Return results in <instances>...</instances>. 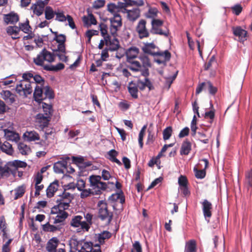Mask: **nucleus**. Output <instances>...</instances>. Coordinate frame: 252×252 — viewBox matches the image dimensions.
<instances>
[{
    "label": "nucleus",
    "mask_w": 252,
    "mask_h": 252,
    "mask_svg": "<svg viewBox=\"0 0 252 252\" xmlns=\"http://www.w3.org/2000/svg\"><path fill=\"white\" fill-rule=\"evenodd\" d=\"M42 107L44 111L43 114H48V116L50 117L52 111L51 105L46 104L45 103H43Z\"/></svg>",
    "instance_id": "nucleus-62"
},
{
    "label": "nucleus",
    "mask_w": 252,
    "mask_h": 252,
    "mask_svg": "<svg viewBox=\"0 0 252 252\" xmlns=\"http://www.w3.org/2000/svg\"><path fill=\"white\" fill-rule=\"evenodd\" d=\"M73 199V196L69 192L64 190L55 198L56 205L51 209V213H56L59 210L69 209L70 203Z\"/></svg>",
    "instance_id": "nucleus-1"
},
{
    "label": "nucleus",
    "mask_w": 252,
    "mask_h": 252,
    "mask_svg": "<svg viewBox=\"0 0 252 252\" xmlns=\"http://www.w3.org/2000/svg\"><path fill=\"white\" fill-rule=\"evenodd\" d=\"M55 55L45 48L41 51L33 59V63L37 66L42 67L44 69L45 66H50V64H46L45 63H51L55 60Z\"/></svg>",
    "instance_id": "nucleus-2"
},
{
    "label": "nucleus",
    "mask_w": 252,
    "mask_h": 252,
    "mask_svg": "<svg viewBox=\"0 0 252 252\" xmlns=\"http://www.w3.org/2000/svg\"><path fill=\"white\" fill-rule=\"evenodd\" d=\"M113 36V38L109 37L108 42L105 43L109 46V50L111 51H116L120 47L119 40L115 37V35Z\"/></svg>",
    "instance_id": "nucleus-29"
},
{
    "label": "nucleus",
    "mask_w": 252,
    "mask_h": 252,
    "mask_svg": "<svg viewBox=\"0 0 252 252\" xmlns=\"http://www.w3.org/2000/svg\"><path fill=\"white\" fill-rule=\"evenodd\" d=\"M64 68V64L62 63H59L56 65H50V66H45L44 70L46 71H58L59 70L63 69Z\"/></svg>",
    "instance_id": "nucleus-44"
},
{
    "label": "nucleus",
    "mask_w": 252,
    "mask_h": 252,
    "mask_svg": "<svg viewBox=\"0 0 252 252\" xmlns=\"http://www.w3.org/2000/svg\"><path fill=\"white\" fill-rule=\"evenodd\" d=\"M51 117L48 116V114L39 113L36 115L35 117L36 126L38 129H43L49 125Z\"/></svg>",
    "instance_id": "nucleus-12"
},
{
    "label": "nucleus",
    "mask_w": 252,
    "mask_h": 252,
    "mask_svg": "<svg viewBox=\"0 0 252 252\" xmlns=\"http://www.w3.org/2000/svg\"><path fill=\"white\" fill-rule=\"evenodd\" d=\"M18 27L20 28V30L25 33H28L30 32H31L32 28L29 25V21L28 19L26 20L25 23H20Z\"/></svg>",
    "instance_id": "nucleus-47"
},
{
    "label": "nucleus",
    "mask_w": 252,
    "mask_h": 252,
    "mask_svg": "<svg viewBox=\"0 0 252 252\" xmlns=\"http://www.w3.org/2000/svg\"><path fill=\"white\" fill-rule=\"evenodd\" d=\"M52 214H57V216L54 218L53 222L54 224L63 222L68 216V213L65 210H59V211H57V213Z\"/></svg>",
    "instance_id": "nucleus-31"
},
{
    "label": "nucleus",
    "mask_w": 252,
    "mask_h": 252,
    "mask_svg": "<svg viewBox=\"0 0 252 252\" xmlns=\"http://www.w3.org/2000/svg\"><path fill=\"white\" fill-rule=\"evenodd\" d=\"M14 191V199L16 200L23 196L25 192V188L24 186H19L15 189Z\"/></svg>",
    "instance_id": "nucleus-46"
},
{
    "label": "nucleus",
    "mask_w": 252,
    "mask_h": 252,
    "mask_svg": "<svg viewBox=\"0 0 252 252\" xmlns=\"http://www.w3.org/2000/svg\"><path fill=\"white\" fill-rule=\"evenodd\" d=\"M1 95L2 98L8 103L11 104L15 101V96L9 91H3Z\"/></svg>",
    "instance_id": "nucleus-35"
},
{
    "label": "nucleus",
    "mask_w": 252,
    "mask_h": 252,
    "mask_svg": "<svg viewBox=\"0 0 252 252\" xmlns=\"http://www.w3.org/2000/svg\"><path fill=\"white\" fill-rule=\"evenodd\" d=\"M9 163L11 168L12 167H13L14 168V169H12L15 170V172L18 168L26 167L27 165L26 162L23 161L18 160H15L12 162H9Z\"/></svg>",
    "instance_id": "nucleus-43"
},
{
    "label": "nucleus",
    "mask_w": 252,
    "mask_h": 252,
    "mask_svg": "<svg viewBox=\"0 0 252 252\" xmlns=\"http://www.w3.org/2000/svg\"><path fill=\"white\" fill-rule=\"evenodd\" d=\"M83 21L86 24H89L90 25H95L97 23L94 16L92 14H89L88 17L84 16L83 18Z\"/></svg>",
    "instance_id": "nucleus-51"
},
{
    "label": "nucleus",
    "mask_w": 252,
    "mask_h": 252,
    "mask_svg": "<svg viewBox=\"0 0 252 252\" xmlns=\"http://www.w3.org/2000/svg\"><path fill=\"white\" fill-rule=\"evenodd\" d=\"M18 148L19 152L23 155H28L31 152L30 147L24 143H20L18 145Z\"/></svg>",
    "instance_id": "nucleus-42"
},
{
    "label": "nucleus",
    "mask_w": 252,
    "mask_h": 252,
    "mask_svg": "<svg viewBox=\"0 0 252 252\" xmlns=\"http://www.w3.org/2000/svg\"><path fill=\"white\" fill-rule=\"evenodd\" d=\"M93 215L90 213H84V218L85 219V222L88 225L90 229L91 225L93 224Z\"/></svg>",
    "instance_id": "nucleus-54"
},
{
    "label": "nucleus",
    "mask_w": 252,
    "mask_h": 252,
    "mask_svg": "<svg viewBox=\"0 0 252 252\" xmlns=\"http://www.w3.org/2000/svg\"><path fill=\"white\" fill-rule=\"evenodd\" d=\"M156 46L153 43H146L142 47V51L145 53L151 55H156L158 51H156Z\"/></svg>",
    "instance_id": "nucleus-32"
},
{
    "label": "nucleus",
    "mask_w": 252,
    "mask_h": 252,
    "mask_svg": "<svg viewBox=\"0 0 252 252\" xmlns=\"http://www.w3.org/2000/svg\"><path fill=\"white\" fill-rule=\"evenodd\" d=\"M139 52V49L134 46L129 48L126 52V61L130 63L128 67L133 71H138L142 68L140 63L134 61V59L137 57Z\"/></svg>",
    "instance_id": "nucleus-4"
},
{
    "label": "nucleus",
    "mask_w": 252,
    "mask_h": 252,
    "mask_svg": "<svg viewBox=\"0 0 252 252\" xmlns=\"http://www.w3.org/2000/svg\"><path fill=\"white\" fill-rule=\"evenodd\" d=\"M107 10L113 14V15H114V14H118V12L120 11L117 5L113 3L108 4Z\"/></svg>",
    "instance_id": "nucleus-53"
},
{
    "label": "nucleus",
    "mask_w": 252,
    "mask_h": 252,
    "mask_svg": "<svg viewBox=\"0 0 252 252\" xmlns=\"http://www.w3.org/2000/svg\"><path fill=\"white\" fill-rule=\"evenodd\" d=\"M0 148L3 152L8 155H12L13 153L12 145L7 141H5L3 144H1Z\"/></svg>",
    "instance_id": "nucleus-38"
},
{
    "label": "nucleus",
    "mask_w": 252,
    "mask_h": 252,
    "mask_svg": "<svg viewBox=\"0 0 252 252\" xmlns=\"http://www.w3.org/2000/svg\"><path fill=\"white\" fill-rule=\"evenodd\" d=\"M53 40L56 41L58 44H63L65 41L66 37L63 34H60L59 35L54 36Z\"/></svg>",
    "instance_id": "nucleus-60"
},
{
    "label": "nucleus",
    "mask_w": 252,
    "mask_h": 252,
    "mask_svg": "<svg viewBox=\"0 0 252 252\" xmlns=\"http://www.w3.org/2000/svg\"><path fill=\"white\" fill-rule=\"evenodd\" d=\"M59 187V181L55 180L51 183L46 189V195L48 197H53Z\"/></svg>",
    "instance_id": "nucleus-26"
},
{
    "label": "nucleus",
    "mask_w": 252,
    "mask_h": 252,
    "mask_svg": "<svg viewBox=\"0 0 252 252\" xmlns=\"http://www.w3.org/2000/svg\"><path fill=\"white\" fill-rule=\"evenodd\" d=\"M20 31V28H19L17 26H8L6 28V32L8 34L10 35H14V36L12 37V38L16 39L19 38L18 35Z\"/></svg>",
    "instance_id": "nucleus-36"
},
{
    "label": "nucleus",
    "mask_w": 252,
    "mask_h": 252,
    "mask_svg": "<svg viewBox=\"0 0 252 252\" xmlns=\"http://www.w3.org/2000/svg\"><path fill=\"white\" fill-rule=\"evenodd\" d=\"M127 89L131 97L136 99L138 97V88L134 81L130 82L127 86Z\"/></svg>",
    "instance_id": "nucleus-28"
},
{
    "label": "nucleus",
    "mask_w": 252,
    "mask_h": 252,
    "mask_svg": "<svg viewBox=\"0 0 252 252\" xmlns=\"http://www.w3.org/2000/svg\"><path fill=\"white\" fill-rule=\"evenodd\" d=\"M72 162L77 165L83 164L84 162V158L82 157H72Z\"/></svg>",
    "instance_id": "nucleus-63"
},
{
    "label": "nucleus",
    "mask_w": 252,
    "mask_h": 252,
    "mask_svg": "<svg viewBox=\"0 0 252 252\" xmlns=\"http://www.w3.org/2000/svg\"><path fill=\"white\" fill-rule=\"evenodd\" d=\"M146 21L142 19L139 21L136 26V30L140 39L148 37L149 36V32L146 27Z\"/></svg>",
    "instance_id": "nucleus-14"
},
{
    "label": "nucleus",
    "mask_w": 252,
    "mask_h": 252,
    "mask_svg": "<svg viewBox=\"0 0 252 252\" xmlns=\"http://www.w3.org/2000/svg\"><path fill=\"white\" fill-rule=\"evenodd\" d=\"M201 204L202 205V211L204 216L206 220H207V218L210 219L212 216V203L209 201H208L207 199H205L201 203Z\"/></svg>",
    "instance_id": "nucleus-21"
},
{
    "label": "nucleus",
    "mask_w": 252,
    "mask_h": 252,
    "mask_svg": "<svg viewBox=\"0 0 252 252\" xmlns=\"http://www.w3.org/2000/svg\"><path fill=\"white\" fill-rule=\"evenodd\" d=\"M61 160L58 161L54 164V170L57 173H63L67 168V160L69 159L68 157L61 158Z\"/></svg>",
    "instance_id": "nucleus-13"
},
{
    "label": "nucleus",
    "mask_w": 252,
    "mask_h": 252,
    "mask_svg": "<svg viewBox=\"0 0 252 252\" xmlns=\"http://www.w3.org/2000/svg\"><path fill=\"white\" fill-rule=\"evenodd\" d=\"M185 252H196V245L195 240H190L186 243Z\"/></svg>",
    "instance_id": "nucleus-41"
},
{
    "label": "nucleus",
    "mask_w": 252,
    "mask_h": 252,
    "mask_svg": "<svg viewBox=\"0 0 252 252\" xmlns=\"http://www.w3.org/2000/svg\"><path fill=\"white\" fill-rule=\"evenodd\" d=\"M80 191H81L80 193V197L81 198H85L90 196L92 194H95L94 192L92 189H84L83 190H80Z\"/></svg>",
    "instance_id": "nucleus-55"
},
{
    "label": "nucleus",
    "mask_w": 252,
    "mask_h": 252,
    "mask_svg": "<svg viewBox=\"0 0 252 252\" xmlns=\"http://www.w3.org/2000/svg\"><path fill=\"white\" fill-rule=\"evenodd\" d=\"M70 224L71 226L76 228L78 232L88 231L90 229L87 223L83 220V217L80 215L74 216L70 221Z\"/></svg>",
    "instance_id": "nucleus-8"
},
{
    "label": "nucleus",
    "mask_w": 252,
    "mask_h": 252,
    "mask_svg": "<svg viewBox=\"0 0 252 252\" xmlns=\"http://www.w3.org/2000/svg\"><path fill=\"white\" fill-rule=\"evenodd\" d=\"M42 228L43 231L45 232H54L60 230L62 227L61 225H54L47 222L42 225Z\"/></svg>",
    "instance_id": "nucleus-34"
},
{
    "label": "nucleus",
    "mask_w": 252,
    "mask_h": 252,
    "mask_svg": "<svg viewBox=\"0 0 252 252\" xmlns=\"http://www.w3.org/2000/svg\"><path fill=\"white\" fill-rule=\"evenodd\" d=\"M90 186L95 194H99L102 190L107 189V184L101 181V176L98 175H91L89 177Z\"/></svg>",
    "instance_id": "nucleus-6"
},
{
    "label": "nucleus",
    "mask_w": 252,
    "mask_h": 252,
    "mask_svg": "<svg viewBox=\"0 0 252 252\" xmlns=\"http://www.w3.org/2000/svg\"><path fill=\"white\" fill-rule=\"evenodd\" d=\"M191 149V144L187 139L185 140L182 143L180 150L181 155H188Z\"/></svg>",
    "instance_id": "nucleus-33"
},
{
    "label": "nucleus",
    "mask_w": 252,
    "mask_h": 252,
    "mask_svg": "<svg viewBox=\"0 0 252 252\" xmlns=\"http://www.w3.org/2000/svg\"><path fill=\"white\" fill-rule=\"evenodd\" d=\"M102 178L104 180L107 181L116 180V177L111 175L110 172L106 169H103L101 171V179Z\"/></svg>",
    "instance_id": "nucleus-49"
},
{
    "label": "nucleus",
    "mask_w": 252,
    "mask_h": 252,
    "mask_svg": "<svg viewBox=\"0 0 252 252\" xmlns=\"http://www.w3.org/2000/svg\"><path fill=\"white\" fill-rule=\"evenodd\" d=\"M122 13H126L127 19L133 22L140 17V11L138 8H134L131 10L123 9Z\"/></svg>",
    "instance_id": "nucleus-16"
},
{
    "label": "nucleus",
    "mask_w": 252,
    "mask_h": 252,
    "mask_svg": "<svg viewBox=\"0 0 252 252\" xmlns=\"http://www.w3.org/2000/svg\"><path fill=\"white\" fill-rule=\"evenodd\" d=\"M150 32L153 34L164 35L165 37H168L169 34V30L167 28L164 30H161L160 27L151 28Z\"/></svg>",
    "instance_id": "nucleus-40"
},
{
    "label": "nucleus",
    "mask_w": 252,
    "mask_h": 252,
    "mask_svg": "<svg viewBox=\"0 0 252 252\" xmlns=\"http://www.w3.org/2000/svg\"><path fill=\"white\" fill-rule=\"evenodd\" d=\"M34 88L33 97L35 101L38 103L46 98L50 99L54 97L53 91L49 86L36 85Z\"/></svg>",
    "instance_id": "nucleus-3"
},
{
    "label": "nucleus",
    "mask_w": 252,
    "mask_h": 252,
    "mask_svg": "<svg viewBox=\"0 0 252 252\" xmlns=\"http://www.w3.org/2000/svg\"><path fill=\"white\" fill-rule=\"evenodd\" d=\"M39 130L44 132V135H43L42 138L46 139L49 141H51V140L53 139L55 136V129L48 126H46L45 128Z\"/></svg>",
    "instance_id": "nucleus-23"
},
{
    "label": "nucleus",
    "mask_w": 252,
    "mask_h": 252,
    "mask_svg": "<svg viewBox=\"0 0 252 252\" xmlns=\"http://www.w3.org/2000/svg\"><path fill=\"white\" fill-rule=\"evenodd\" d=\"M111 236V233L110 232L108 231H104L96 235V239H97L100 244H103L104 243L105 240L110 238Z\"/></svg>",
    "instance_id": "nucleus-39"
},
{
    "label": "nucleus",
    "mask_w": 252,
    "mask_h": 252,
    "mask_svg": "<svg viewBox=\"0 0 252 252\" xmlns=\"http://www.w3.org/2000/svg\"><path fill=\"white\" fill-rule=\"evenodd\" d=\"M232 29L233 34L238 37L239 42H243L247 40V32L246 31L240 26L232 27Z\"/></svg>",
    "instance_id": "nucleus-17"
},
{
    "label": "nucleus",
    "mask_w": 252,
    "mask_h": 252,
    "mask_svg": "<svg viewBox=\"0 0 252 252\" xmlns=\"http://www.w3.org/2000/svg\"><path fill=\"white\" fill-rule=\"evenodd\" d=\"M216 62L214 56H212L209 61L204 64V69L207 70L211 68L213 64H216Z\"/></svg>",
    "instance_id": "nucleus-57"
},
{
    "label": "nucleus",
    "mask_w": 252,
    "mask_h": 252,
    "mask_svg": "<svg viewBox=\"0 0 252 252\" xmlns=\"http://www.w3.org/2000/svg\"><path fill=\"white\" fill-rule=\"evenodd\" d=\"M99 27L101 35L103 37L105 43H107L109 37L110 36L108 33V27L107 25L104 23H101L99 25Z\"/></svg>",
    "instance_id": "nucleus-37"
},
{
    "label": "nucleus",
    "mask_w": 252,
    "mask_h": 252,
    "mask_svg": "<svg viewBox=\"0 0 252 252\" xmlns=\"http://www.w3.org/2000/svg\"><path fill=\"white\" fill-rule=\"evenodd\" d=\"M44 4L41 0H38L36 3L33 4L31 9L33 10L34 14L39 16L43 14L44 9Z\"/></svg>",
    "instance_id": "nucleus-30"
},
{
    "label": "nucleus",
    "mask_w": 252,
    "mask_h": 252,
    "mask_svg": "<svg viewBox=\"0 0 252 252\" xmlns=\"http://www.w3.org/2000/svg\"><path fill=\"white\" fill-rule=\"evenodd\" d=\"M140 60L142 65H141V69L139 71H141V75L144 77H148L149 75V67H151V63L149 58L145 55H141L139 57Z\"/></svg>",
    "instance_id": "nucleus-15"
},
{
    "label": "nucleus",
    "mask_w": 252,
    "mask_h": 252,
    "mask_svg": "<svg viewBox=\"0 0 252 252\" xmlns=\"http://www.w3.org/2000/svg\"><path fill=\"white\" fill-rule=\"evenodd\" d=\"M158 13V10L156 8L150 7L146 13L145 16L148 18L154 19L157 16Z\"/></svg>",
    "instance_id": "nucleus-50"
},
{
    "label": "nucleus",
    "mask_w": 252,
    "mask_h": 252,
    "mask_svg": "<svg viewBox=\"0 0 252 252\" xmlns=\"http://www.w3.org/2000/svg\"><path fill=\"white\" fill-rule=\"evenodd\" d=\"M111 198L112 200L118 201L121 204H123L125 201V197L122 193L113 194Z\"/></svg>",
    "instance_id": "nucleus-56"
},
{
    "label": "nucleus",
    "mask_w": 252,
    "mask_h": 252,
    "mask_svg": "<svg viewBox=\"0 0 252 252\" xmlns=\"http://www.w3.org/2000/svg\"><path fill=\"white\" fill-rule=\"evenodd\" d=\"M178 184L180 188L187 186L188 180L186 176L181 175L178 178Z\"/></svg>",
    "instance_id": "nucleus-61"
},
{
    "label": "nucleus",
    "mask_w": 252,
    "mask_h": 252,
    "mask_svg": "<svg viewBox=\"0 0 252 252\" xmlns=\"http://www.w3.org/2000/svg\"><path fill=\"white\" fill-rule=\"evenodd\" d=\"M215 110H210L205 113L204 117L206 119H209V122L212 124L215 118Z\"/></svg>",
    "instance_id": "nucleus-59"
},
{
    "label": "nucleus",
    "mask_w": 252,
    "mask_h": 252,
    "mask_svg": "<svg viewBox=\"0 0 252 252\" xmlns=\"http://www.w3.org/2000/svg\"><path fill=\"white\" fill-rule=\"evenodd\" d=\"M51 143V141H49L46 139L43 138L42 139L40 140L39 142H36L35 144L39 147H42L44 149H45L48 147L49 144Z\"/></svg>",
    "instance_id": "nucleus-58"
},
{
    "label": "nucleus",
    "mask_w": 252,
    "mask_h": 252,
    "mask_svg": "<svg viewBox=\"0 0 252 252\" xmlns=\"http://www.w3.org/2000/svg\"><path fill=\"white\" fill-rule=\"evenodd\" d=\"M59 244V240L56 237H53L47 243L46 249L48 252H56Z\"/></svg>",
    "instance_id": "nucleus-27"
},
{
    "label": "nucleus",
    "mask_w": 252,
    "mask_h": 252,
    "mask_svg": "<svg viewBox=\"0 0 252 252\" xmlns=\"http://www.w3.org/2000/svg\"><path fill=\"white\" fill-rule=\"evenodd\" d=\"M3 21L6 25L15 24L19 21V16L17 14L11 12L4 15Z\"/></svg>",
    "instance_id": "nucleus-24"
},
{
    "label": "nucleus",
    "mask_w": 252,
    "mask_h": 252,
    "mask_svg": "<svg viewBox=\"0 0 252 252\" xmlns=\"http://www.w3.org/2000/svg\"><path fill=\"white\" fill-rule=\"evenodd\" d=\"M24 139L28 142H32L40 140L39 134L34 130L27 131L23 134Z\"/></svg>",
    "instance_id": "nucleus-25"
},
{
    "label": "nucleus",
    "mask_w": 252,
    "mask_h": 252,
    "mask_svg": "<svg viewBox=\"0 0 252 252\" xmlns=\"http://www.w3.org/2000/svg\"><path fill=\"white\" fill-rule=\"evenodd\" d=\"M55 16V20L56 21L61 22H64L67 20L68 22V25L70 27L71 29L73 30L76 29V26L73 19L70 15H67L65 16L63 11L58 9V10H56Z\"/></svg>",
    "instance_id": "nucleus-10"
},
{
    "label": "nucleus",
    "mask_w": 252,
    "mask_h": 252,
    "mask_svg": "<svg viewBox=\"0 0 252 252\" xmlns=\"http://www.w3.org/2000/svg\"><path fill=\"white\" fill-rule=\"evenodd\" d=\"M11 174L15 176L16 174L15 170H13L8 162L3 166L0 165V175L2 177L7 178L10 176Z\"/></svg>",
    "instance_id": "nucleus-22"
},
{
    "label": "nucleus",
    "mask_w": 252,
    "mask_h": 252,
    "mask_svg": "<svg viewBox=\"0 0 252 252\" xmlns=\"http://www.w3.org/2000/svg\"><path fill=\"white\" fill-rule=\"evenodd\" d=\"M111 23L110 32L113 35L117 34V31L122 26L121 16L119 14H114L113 17L110 19Z\"/></svg>",
    "instance_id": "nucleus-11"
},
{
    "label": "nucleus",
    "mask_w": 252,
    "mask_h": 252,
    "mask_svg": "<svg viewBox=\"0 0 252 252\" xmlns=\"http://www.w3.org/2000/svg\"><path fill=\"white\" fill-rule=\"evenodd\" d=\"M34 85V83L33 82L20 81L16 85V91L21 96L27 97L32 93Z\"/></svg>",
    "instance_id": "nucleus-7"
},
{
    "label": "nucleus",
    "mask_w": 252,
    "mask_h": 252,
    "mask_svg": "<svg viewBox=\"0 0 252 252\" xmlns=\"http://www.w3.org/2000/svg\"><path fill=\"white\" fill-rule=\"evenodd\" d=\"M246 182L250 187H252V170L246 173Z\"/></svg>",
    "instance_id": "nucleus-64"
},
{
    "label": "nucleus",
    "mask_w": 252,
    "mask_h": 252,
    "mask_svg": "<svg viewBox=\"0 0 252 252\" xmlns=\"http://www.w3.org/2000/svg\"><path fill=\"white\" fill-rule=\"evenodd\" d=\"M134 82L138 88L141 91L145 90L146 87H147L149 91H151L154 89L152 83L147 77H145L143 80L138 79Z\"/></svg>",
    "instance_id": "nucleus-18"
},
{
    "label": "nucleus",
    "mask_w": 252,
    "mask_h": 252,
    "mask_svg": "<svg viewBox=\"0 0 252 252\" xmlns=\"http://www.w3.org/2000/svg\"><path fill=\"white\" fill-rule=\"evenodd\" d=\"M172 133V128L169 126L165 128L163 131V139L167 140L170 138Z\"/></svg>",
    "instance_id": "nucleus-52"
},
{
    "label": "nucleus",
    "mask_w": 252,
    "mask_h": 252,
    "mask_svg": "<svg viewBox=\"0 0 252 252\" xmlns=\"http://www.w3.org/2000/svg\"><path fill=\"white\" fill-rule=\"evenodd\" d=\"M74 245V249L78 251V252H101L99 246H96L94 249L93 247V243L91 242H84L83 244L79 245V243L73 240L71 242V245Z\"/></svg>",
    "instance_id": "nucleus-9"
},
{
    "label": "nucleus",
    "mask_w": 252,
    "mask_h": 252,
    "mask_svg": "<svg viewBox=\"0 0 252 252\" xmlns=\"http://www.w3.org/2000/svg\"><path fill=\"white\" fill-rule=\"evenodd\" d=\"M203 162L204 163V167L203 169L198 170L196 167H194L193 171L195 173V177L197 179H203L205 177L206 175V169L207 168L209 161L206 158H203L199 160V164H201V162Z\"/></svg>",
    "instance_id": "nucleus-19"
},
{
    "label": "nucleus",
    "mask_w": 252,
    "mask_h": 252,
    "mask_svg": "<svg viewBox=\"0 0 252 252\" xmlns=\"http://www.w3.org/2000/svg\"><path fill=\"white\" fill-rule=\"evenodd\" d=\"M32 80H33V82L34 83V85L33 86V88L36 85H39V86H44L45 82L44 80L39 75L36 74L35 75H33Z\"/></svg>",
    "instance_id": "nucleus-48"
},
{
    "label": "nucleus",
    "mask_w": 252,
    "mask_h": 252,
    "mask_svg": "<svg viewBox=\"0 0 252 252\" xmlns=\"http://www.w3.org/2000/svg\"><path fill=\"white\" fill-rule=\"evenodd\" d=\"M3 131L4 133V137L6 140L15 142L16 143L18 142L20 140V136L18 133L8 128L3 129Z\"/></svg>",
    "instance_id": "nucleus-20"
},
{
    "label": "nucleus",
    "mask_w": 252,
    "mask_h": 252,
    "mask_svg": "<svg viewBox=\"0 0 252 252\" xmlns=\"http://www.w3.org/2000/svg\"><path fill=\"white\" fill-rule=\"evenodd\" d=\"M98 217L102 220L109 225L113 219V212L108 209L107 203L103 200H100L97 203Z\"/></svg>",
    "instance_id": "nucleus-5"
},
{
    "label": "nucleus",
    "mask_w": 252,
    "mask_h": 252,
    "mask_svg": "<svg viewBox=\"0 0 252 252\" xmlns=\"http://www.w3.org/2000/svg\"><path fill=\"white\" fill-rule=\"evenodd\" d=\"M56 11H54L53 8L49 6H46L45 9V18L50 20L52 19L56 15Z\"/></svg>",
    "instance_id": "nucleus-45"
}]
</instances>
